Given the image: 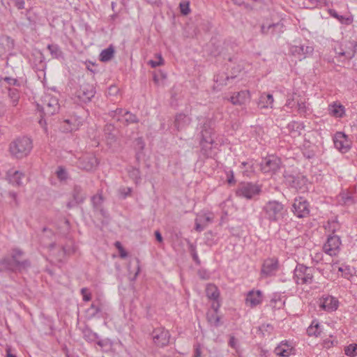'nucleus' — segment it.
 <instances>
[{"instance_id":"nucleus-1","label":"nucleus","mask_w":357,"mask_h":357,"mask_svg":"<svg viewBox=\"0 0 357 357\" xmlns=\"http://www.w3.org/2000/svg\"><path fill=\"white\" fill-rule=\"evenodd\" d=\"M32 149V139L28 137L22 136L10 143L9 151L13 157L17 159H22L30 154Z\"/></svg>"},{"instance_id":"nucleus-2","label":"nucleus","mask_w":357,"mask_h":357,"mask_svg":"<svg viewBox=\"0 0 357 357\" xmlns=\"http://www.w3.org/2000/svg\"><path fill=\"white\" fill-rule=\"evenodd\" d=\"M37 107L45 115L47 116L57 113L60 108L58 98L49 93L45 94L42 97L40 102L37 103Z\"/></svg>"},{"instance_id":"nucleus-3","label":"nucleus","mask_w":357,"mask_h":357,"mask_svg":"<svg viewBox=\"0 0 357 357\" xmlns=\"http://www.w3.org/2000/svg\"><path fill=\"white\" fill-rule=\"evenodd\" d=\"M314 268L298 264L294 270L296 282L298 284H311L313 281Z\"/></svg>"},{"instance_id":"nucleus-4","label":"nucleus","mask_w":357,"mask_h":357,"mask_svg":"<svg viewBox=\"0 0 357 357\" xmlns=\"http://www.w3.org/2000/svg\"><path fill=\"white\" fill-rule=\"evenodd\" d=\"M333 143L335 149L340 153H346L351 148L352 142L348 136L343 132H337L333 137Z\"/></svg>"},{"instance_id":"nucleus-5","label":"nucleus","mask_w":357,"mask_h":357,"mask_svg":"<svg viewBox=\"0 0 357 357\" xmlns=\"http://www.w3.org/2000/svg\"><path fill=\"white\" fill-rule=\"evenodd\" d=\"M264 210L270 220L276 221L283 215V206L276 201H271L266 204Z\"/></svg>"},{"instance_id":"nucleus-6","label":"nucleus","mask_w":357,"mask_h":357,"mask_svg":"<svg viewBox=\"0 0 357 357\" xmlns=\"http://www.w3.org/2000/svg\"><path fill=\"white\" fill-rule=\"evenodd\" d=\"M280 159L271 155L266 158L261 163V170L265 174L273 175L280 169Z\"/></svg>"},{"instance_id":"nucleus-7","label":"nucleus","mask_w":357,"mask_h":357,"mask_svg":"<svg viewBox=\"0 0 357 357\" xmlns=\"http://www.w3.org/2000/svg\"><path fill=\"white\" fill-rule=\"evenodd\" d=\"M152 339L156 347H164L169 343L170 334L164 328H157L152 332Z\"/></svg>"},{"instance_id":"nucleus-8","label":"nucleus","mask_w":357,"mask_h":357,"mask_svg":"<svg viewBox=\"0 0 357 357\" xmlns=\"http://www.w3.org/2000/svg\"><path fill=\"white\" fill-rule=\"evenodd\" d=\"M260 187L251 183H242L236 190L238 197L251 199L259 194Z\"/></svg>"},{"instance_id":"nucleus-9","label":"nucleus","mask_w":357,"mask_h":357,"mask_svg":"<svg viewBox=\"0 0 357 357\" xmlns=\"http://www.w3.org/2000/svg\"><path fill=\"white\" fill-rule=\"evenodd\" d=\"M341 240L338 236H331L324 245V252L330 256H336L340 250Z\"/></svg>"},{"instance_id":"nucleus-10","label":"nucleus","mask_w":357,"mask_h":357,"mask_svg":"<svg viewBox=\"0 0 357 357\" xmlns=\"http://www.w3.org/2000/svg\"><path fill=\"white\" fill-rule=\"evenodd\" d=\"M314 52V47L310 45H292L290 47L291 54L297 57L300 61L306 59L307 56L312 55Z\"/></svg>"},{"instance_id":"nucleus-11","label":"nucleus","mask_w":357,"mask_h":357,"mask_svg":"<svg viewBox=\"0 0 357 357\" xmlns=\"http://www.w3.org/2000/svg\"><path fill=\"white\" fill-rule=\"evenodd\" d=\"M286 181L297 190L305 192L307 189V179L305 176H298L296 177L292 175L285 176Z\"/></svg>"},{"instance_id":"nucleus-12","label":"nucleus","mask_w":357,"mask_h":357,"mask_svg":"<svg viewBox=\"0 0 357 357\" xmlns=\"http://www.w3.org/2000/svg\"><path fill=\"white\" fill-rule=\"evenodd\" d=\"M77 98L82 102L90 101L95 95L93 86L89 84H83L76 93Z\"/></svg>"},{"instance_id":"nucleus-13","label":"nucleus","mask_w":357,"mask_h":357,"mask_svg":"<svg viewBox=\"0 0 357 357\" xmlns=\"http://www.w3.org/2000/svg\"><path fill=\"white\" fill-rule=\"evenodd\" d=\"M293 207L294 213L298 218L305 217L310 212L308 203L302 197L295 199Z\"/></svg>"},{"instance_id":"nucleus-14","label":"nucleus","mask_w":357,"mask_h":357,"mask_svg":"<svg viewBox=\"0 0 357 357\" xmlns=\"http://www.w3.org/2000/svg\"><path fill=\"white\" fill-rule=\"evenodd\" d=\"M22 255V252L16 250H14L12 257L10 259H8V265L9 268L13 269L15 268H25L28 266H29V262L26 260L21 261V257Z\"/></svg>"},{"instance_id":"nucleus-15","label":"nucleus","mask_w":357,"mask_h":357,"mask_svg":"<svg viewBox=\"0 0 357 357\" xmlns=\"http://www.w3.org/2000/svg\"><path fill=\"white\" fill-rule=\"evenodd\" d=\"M213 220V215L211 213H199L195 219L196 231H202L209 223L212 222Z\"/></svg>"},{"instance_id":"nucleus-16","label":"nucleus","mask_w":357,"mask_h":357,"mask_svg":"<svg viewBox=\"0 0 357 357\" xmlns=\"http://www.w3.org/2000/svg\"><path fill=\"white\" fill-rule=\"evenodd\" d=\"M339 302L333 296H327L320 299L319 307L327 312H333L337 309Z\"/></svg>"},{"instance_id":"nucleus-17","label":"nucleus","mask_w":357,"mask_h":357,"mask_svg":"<svg viewBox=\"0 0 357 357\" xmlns=\"http://www.w3.org/2000/svg\"><path fill=\"white\" fill-rule=\"evenodd\" d=\"M274 353L279 357H289L294 354V347L288 342H280L274 349Z\"/></svg>"},{"instance_id":"nucleus-18","label":"nucleus","mask_w":357,"mask_h":357,"mask_svg":"<svg viewBox=\"0 0 357 357\" xmlns=\"http://www.w3.org/2000/svg\"><path fill=\"white\" fill-rule=\"evenodd\" d=\"M354 45L351 43L341 44L338 48H335V53L340 56H345L347 59H352L355 55Z\"/></svg>"},{"instance_id":"nucleus-19","label":"nucleus","mask_w":357,"mask_h":357,"mask_svg":"<svg viewBox=\"0 0 357 357\" xmlns=\"http://www.w3.org/2000/svg\"><path fill=\"white\" fill-rule=\"evenodd\" d=\"M250 94L249 91H241L234 93L229 100L234 105H242L245 104V102L250 99Z\"/></svg>"},{"instance_id":"nucleus-20","label":"nucleus","mask_w":357,"mask_h":357,"mask_svg":"<svg viewBox=\"0 0 357 357\" xmlns=\"http://www.w3.org/2000/svg\"><path fill=\"white\" fill-rule=\"evenodd\" d=\"M15 47V42L13 38L8 36L0 38V56L5 55L10 52Z\"/></svg>"},{"instance_id":"nucleus-21","label":"nucleus","mask_w":357,"mask_h":357,"mask_svg":"<svg viewBox=\"0 0 357 357\" xmlns=\"http://www.w3.org/2000/svg\"><path fill=\"white\" fill-rule=\"evenodd\" d=\"M278 268V260L275 258L266 259L263 264L261 273L268 276Z\"/></svg>"},{"instance_id":"nucleus-22","label":"nucleus","mask_w":357,"mask_h":357,"mask_svg":"<svg viewBox=\"0 0 357 357\" xmlns=\"http://www.w3.org/2000/svg\"><path fill=\"white\" fill-rule=\"evenodd\" d=\"M262 301L261 292L259 290L250 291L247 294L245 303L248 305L253 307L261 303Z\"/></svg>"},{"instance_id":"nucleus-23","label":"nucleus","mask_w":357,"mask_h":357,"mask_svg":"<svg viewBox=\"0 0 357 357\" xmlns=\"http://www.w3.org/2000/svg\"><path fill=\"white\" fill-rule=\"evenodd\" d=\"M329 114L335 118H342L345 115L344 107L337 102L328 105Z\"/></svg>"},{"instance_id":"nucleus-24","label":"nucleus","mask_w":357,"mask_h":357,"mask_svg":"<svg viewBox=\"0 0 357 357\" xmlns=\"http://www.w3.org/2000/svg\"><path fill=\"white\" fill-rule=\"evenodd\" d=\"M98 162L97 158L93 155H89L82 158L80 165L82 168L91 171L98 166Z\"/></svg>"},{"instance_id":"nucleus-25","label":"nucleus","mask_w":357,"mask_h":357,"mask_svg":"<svg viewBox=\"0 0 357 357\" xmlns=\"http://www.w3.org/2000/svg\"><path fill=\"white\" fill-rule=\"evenodd\" d=\"M274 99L271 94L262 93L258 101V106L260 108H273Z\"/></svg>"},{"instance_id":"nucleus-26","label":"nucleus","mask_w":357,"mask_h":357,"mask_svg":"<svg viewBox=\"0 0 357 357\" xmlns=\"http://www.w3.org/2000/svg\"><path fill=\"white\" fill-rule=\"evenodd\" d=\"M8 177L10 183L15 185H21L24 174L18 170H10L8 172Z\"/></svg>"},{"instance_id":"nucleus-27","label":"nucleus","mask_w":357,"mask_h":357,"mask_svg":"<svg viewBox=\"0 0 357 357\" xmlns=\"http://www.w3.org/2000/svg\"><path fill=\"white\" fill-rule=\"evenodd\" d=\"M191 119L189 116L183 114H179L176 116L174 124L177 130H181L190 124Z\"/></svg>"},{"instance_id":"nucleus-28","label":"nucleus","mask_w":357,"mask_h":357,"mask_svg":"<svg viewBox=\"0 0 357 357\" xmlns=\"http://www.w3.org/2000/svg\"><path fill=\"white\" fill-rule=\"evenodd\" d=\"M317 134V132L315 130H310L305 133L303 146L310 148L312 144H314L317 142L316 138Z\"/></svg>"},{"instance_id":"nucleus-29","label":"nucleus","mask_w":357,"mask_h":357,"mask_svg":"<svg viewBox=\"0 0 357 357\" xmlns=\"http://www.w3.org/2000/svg\"><path fill=\"white\" fill-rule=\"evenodd\" d=\"M322 330L318 321H312L311 325L307 328V333L310 336L318 337L321 335Z\"/></svg>"},{"instance_id":"nucleus-30","label":"nucleus","mask_w":357,"mask_h":357,"mask_svg":"<svg viewBox=\"0 0 357 357\" xmlns=\"http://www.w3.org/2000/svg\"><path fill=\"white\" fill-rule=\"evenodd\" d=\"M261 32L263 33H273L274 29L275 28L279 29V31H282V29L283 28V24L280 22L277 23H272V24H263L261 25Z\"/></svg>"},{"instance_id":"nucleus-31","label":"nucleus","mask_w":357,"mask_h":357,"mask_svg":"<svg viewBox=\"0 0 357 357\" xmlns=\"http://www.w3.org/2000/svg\"><path fill=\"white\" fill-rule=\"evenodd\" d=\"M206 296L209 299H213L215 301H218L220 293L218 287L214 284H209L207 285L206 289Z\"/></svg>"},{"instance_id":"nucleus-32","label":"nucleus","mask_w":357,"mask_h":357,"mask_svg":"<svg viewBox=\"0 0 357 357\" xmlns=\"http://www.w3.org/2000/svg\"><path fill=\"white\" fill-rule=\"evenodd\" d=\"M114 54V48L110 45L107 48L102 50L100 54V61L107 62L110 61Z\"/></svg>"},{"instance_id":"nucleus-33","label":"nucleus","mask_w":357,"mask_h":357,"mask_svg":"<svg viewBox=\"0 0 357 357\" xmlns=\"http://www.w3.org/2000/svg\"><path fill=\"white\" fill-rule=\"evenodd\" d=\"M229 79V77L228 76H225L224 75H218L215 79V83L213 87V90L215 91H220L222 86L227 85V82Z\"/></svg>"},{"instance_id":"nucleus-34","label":"nucleus","mask_w":357,"mask_h":357,"mask_svg":"<svg viewBox=\"0 0 357 357\" xmlns=\"http://www.w3.org/2000/svg\"><path fill=\"white\" fill-rule=\"evenodd\" d=\"M207 320L210 324L218 326L220 323V317L218 314V312H208Z\"/></svg>"},{"instance_id":"nucleus-35","label":"nucleus","mask_w":357,"mask_h":357,"mask_svg":"<svg viewBox=\"0 0 357 357\" xmlns=\"http://www.w3.org/2000/svg\"><path fill=\"white\" fill-rule=\"evenodd\" d=\"M64 123L66 124V126L64 128V129L67 132H71L78 129L79 123L76 119H66L64 121Z\"/></svg>"},{"instance_id":"nucleus-36","label":"nucleus","mask_w":357,"mask_h":357,"mask_svg":"<svg viewBox=\"0 0 357 357\" xmlns=\"http://www.w3.org/2000/svg\"><path fill=\"white\" fill-rule=\"evenodd\" d=\"M47 49L50 50L53 58H60L63 56L60 48L56 45H48Z\"/></svg>"},{"instance_id":"nucleus-37","label":"nucleus","mask_w":357,"mask_h":357,"mask_svg":"<svg viewBox=\"0 0 357 357\" xmlns=\"http://www.w3.org/2000/svg\"><path fill=\"white\" fill-rule=\"evenodd\" d=\"M344 353L349 357H355L357 356V344H351L344 347Z\"/></svg>"},{"instance_id":"nucleus-38","label":"nucleus","mask_w":357,"mask_h":357,"mask_svg":"<svg viewBox=\"0 0 357 357\" xmlns=\"http://www.w3.org/2000/svg\"><path fill=\"white\" fill-rule=\"evenodd\" d=\"M338 271L342 273V277L346 279H349L353 275L352 271L348 266L338 267Z\"/></svg>"},{"instance_id":"nucleus-39","label":"nucleus","mask_w":357,"mask_h":357,"mask_svg":"<svg viewBox=\"0 0 357 357\" xmlns=\"http://www.w3.org/2000/svg\"><path fill=\"white\" fill-rule=\"evenodd\" d=\"M9 97L11 100L13 106L15 107L18 104L20 99V94L18 91L16 89H10L9 91Z\"/></svg>"},{"instance_id":"nucleus-40","label":"nucleus","mask_w":357,"mask_h":357,"mask_svg":"<svg viewBox=\"0 0 357 357\" xmlns=\"http://www.w3.org/2000/svg\"><path fill=\"white\" fill-rule=\"evenodd\" d=\"M297 110L299 113H305L307 106L305 99L298 98L296 100Z\"/></svg>"},{"instance_id":"nucleus-41","label":"nucleus","mask_w":357,"mask_h":357,"mask_svg":"<svg viewBox=\"0 0 357 357\" xmlns=\"http://www.w3.org/2000/svg\"><path fill=\"white\" fill-rule=\"evenodd\" d=\"M102 202H103V199H102V197L101 195H96L92 197V202H93V206L96 209L100 210L101 211L102 210L100 208V206H101Z\"/></svg>"},{"instance_id":"nucleus-42","label":"nucleus","mask_w":357,"mask_h":357,"mask_svg":"<svg viewBox=\"0 0 357 357\" xmlns=\"http://www.w3.org/2000/svg\"><path fill=\"white\" fill-rule=\"evenodd\" d=\"M56 174L60 181H66L68 178V173L62 167H59L57 169Z\"/></svg>"},{"instance_id":"nucleus-43","label":"nucleus","mask_w":357,"mask_h":357,"mask_svg":"<svg viewBox=\"0 0 357 357\" xmlns=\"http://www.w3.org/2000/svg\"><path fill=\"white\" fill-rule=\"evenodd\" d=\"M181 13L184 15H187L190 13V3L189 1H183L181 2L179 4Z\"/></svg>"},{"instance_id":"nucleus-44","label":"nucleus","mask_w":357,"mask_h":357,"mask_svg":"<svg viewBox=\"0 0 357 357\" xmlns=\"http://www.w3.org/2000/svg\"><path fill=\"white\" fill-rule=\"evenodd\" d=\"M156 59H157V60H155V61L150 60L149 61V64L151 65V66L153 68H155L157 66H162L164 63V60H163L161 54H156Z\"/></svg>"},{"instance_id":"nucleus-45","label":"nucleus","mask_w":357,"mask_h":357,"mask_svg":"<svg viewBox=\"0 0 357 357\" xmlns=\"http://www.w3.org/2000/svg\"><path fill=\"white\" fill-rule=\"evenodd\" d=\"M129 175L136 183L139 181L140 173L138 169L132 168L130 170H129Z\"/></svg>"},{"instance_id":"nucleus-46","label":"nucleus","mask_w":357,"mask_h":357,"mask_svg":"<svg viewBox=\"0 0 357 357\" xmlns=\"http://www.w3.org/2000/svg\"><path fill=\"white\" fill-rule=\"evenodd\" d=\"M352 202L351 197L347 193L343 192L339 196V202L341 204H348L349 202Z\"/></svg>"},{"instance_id":"nucleus-47","label":"nucleus","mask_w":357,"mask_h":357,"mask_svg":"<svg viewBox=\"0 0 357 357\" xmlns=\"http://www.w3.org/2000/svg\"><path fill=\"white\" fill-rule=\"evenodd\" d=\"M326 229L329 231H332L334 233L336 230L339 229V225L335 221L328 222L327 225L326 226Z\"/></svg>"},{"instance_id":"nucleus-48","label":"nucleus","mask_w":357,"mask_h":357,"mask_svg":"<svg viewBox=\"0 0 357 357\" xmlns=\"http://www.w3.org/2000/svg\"><path fill=\"white\" fill-rule=\"evenodd\" d=\"M97 344L105 351L110 349L112 345L109 340H100L98 341Z\"/></svg>"},{"instance_id":"nucleus-49","label":"nucleus","mask_w":357,"mask_h":357,"mask_svg":"<svg viewBox=\"0 0 357 357\" xmlns=\"http://www.w3.org/2000/svg\"><path fill=\"white\" fill-rule=\"evenodd\" d=\"M81 294L83 296V301L88 302L91 299V294L87 288H82L81 289Z\"/></svg>"},{"instance_id":"nucleus-50","label":"nucleus","mask_w":357,"mask_h":357,"mask_svg":"<svg viewBox=\"0 0 357 357\" xmlns=\"http://www.w3.org/2000/svg\"><path fill=\"white\" fill-rule=\"evenodd\" d=\"M126 116H127L126 119V121H128L130 123H134V122L137 121V117L135 115H132V114H130L129 112H127L126 114Z\"/></svg>"},{"instance_id":"nucleus-51","label":"nucleus","mask_w":357,"mask_h":357,"mask_svg":"<svg viewBox=\"0 0 357 357\" xmlns=\"http://www.w3.org/2000/svg\"><path fill=\"white\" fill-rule=\"evenodd\" d=\"M298 98H299V96L295 94L292 99L287 100L286 105L290 107H293L294 106V102H296Z\"/></svg>"},{"instance_id":"nucleus-52","label":"nucleus","mask_w":357,"mask_h":357,"mask_svg":"<svg viewBox=\"0 0 357 357\" xmlns=\"http://www.w3.org/2000/svg\"><path fill=\"white\" fill-rule=\"evenodd\" d=\"M9 197L13 200V205H18V199L17 193L15 192H10L8 193Z\"/></svg>"},{"instance_id":"nucleus-53","label":"nucleus","mask_w":357,"mask_h":357,"mask_svg":"<svg viewBox=\"0 0 357 357\" xmlns=\"http://www.w3.org/2000/svg\"><path fill=\"white\" fill-rule=\"evenodd\" d=\"M229 344L234 349L237 348V340L234 336L230 337Z\"/></svg>"},{"instance_id":"nucleus-54","label":"nucleus","mask_w":357,"mask_h":357,"mask_svg":"<svg viewBox=\"0 0 357 357\" xmlns=\"http://www.w3.org/2000/svg\"><path fill=\"white\" fill-rule=\"evenodd\" d=\"M15 4L18 9H23L24 8V0H14Z\"/></svg>"},{"instance_id":"nucleus-55","label":"nucleus","mask_w":357,"mask_h":357,"mask_svg":"<svg viewBox=\"0 0 357 357\" xmlns=\"http://www.w3.org/2000/svg\"><path fill=\"white\" fill-rule=\"evenodd\" d=\"M4 80L6 82H7V83L10 85H17V80L15 78L5 77Z\"/></svg>"},{"instance_id":"nucleus-56","label":"nucleus","mask_w":357,"mask_h":357,"mask_svg":"<svg viewBox=\"0 0 357 357\" xmlns=\"http://www.w3.org/2000/svg\"><path fill=\"white\" fill-rule=\"evenodd\" d=\"M220 303L218 302V301H216L215 303H213L211 305L212 308L214 310L213 312H218V310L220 307Z\"/></svg>"},{"instance_id":"nucleus-57","label":"nucleus","mask_w":357,"mask_h":357,"mask_svg":"<svg viewBox=\"0 0 357 357\" xmlns=\"http://www.w3.org/2000/svg\"><path fill=\"white\" fill-rule=\"evenodd\" d=\"M119 252L120 257L123 259L126 258L128 256V254L123 248H122L121 250H119Z\"/></svg>"},{"instance_id":"nucleus-58","label":"nucleus","mask_w":357,"mask_h":357,"mask_svg":"<svg viewBox=\"0 0 357 357\" xmlns=\"http://www.w3.org/2000/svg\"><path fill=\"white\" fill-rule=\"evenodd\" d=\"M155 238H156V240L159 242H162V235L160 233L159 231H155Z\"/></svg>"},{"instance_id":"nucleus-59","label":"nucleus","mask_w":357,"mask_h":357,"mask_svg":"<svg viewBox=\"0 0 357 357\" xmlns=\"http://www.w3.org/2000/svg\"><path fill=\"white\" fill-rule=\"evenodd\" d=\"M202 351L199 347H197L195 352V357H201Z\"/></svg>"},{"instance_id":"nucleus-60","label":"nucleus","mask_w":357,"mask_h":357,"mask_svg":"<svg viewBox=\"0 0 357 357\" xmlns=\"http://www.w3.org/2000/svg\"><path fill=\"white\" fill-rule=\"evenodd\" d=\"M115 246H116V248L118 249V250H121V249L123 248L122 245H121V243H120V242H119V241H116V242L115 243Z\"/></svg>"},{"instance_id":"nucleus-61","label":"nucleus","mask_w":357,"mask_h":357,"mask_svg":"<svg viewBox=\"0 0 357 357\" xmlns=\"http://www.w3.org/2000/svg\"><path fill=\"white\" fill-rule=\"evenodd\" d=\"M344 22H345L346 24H350V23L352 22V19H351V18H349V17H347V18H346V19H344V18L343 17V20H342V22H344Z\"/></svg>"},{"instance_id":"nucleus-62","label":"nucleus","mask_w":357,"mask_h":357,"mask_svg":"<svg viewBox=\"0 0 357 357\" xmlns=\"http://www.w3.org/2000/svg\"><path fill=\"white\" fill-rule=\"evenodd\" d=\"M333 16H334L335 17L337 18L338 20H340L341 22H342L343 20V17L342 16H339L336 13H333L332 14Z\"/></svg>"},{"instance_id":"nucleus-63","label":"nucleus","mask_w":357,"mask_h":357,"mask_svg":"<svg viewBox=\"0 0 357 357\" xmlns=\"http://www.w3.org/2000/svg\"><path fill=\"white\" fill-rule=\"evenodd\" d=\"M234 181V175H233V173L231 172V176L230 178H228V183H233Z\"/></svg>"},{"instance_id":"nucleus-64","label":"nucleus","mask_w":357,"mask_h":357,"mask_svg":"<svg viewBox=\"0 0 357 357\" xmlns=\"http://www.w3.org/2000/svg\"><path fill=\"white\" fill-rule=\"evenodd\" d=\"M6 357H16V356H15V355L12 354L10 353V349H8L7 350V355H6Z\"/></svg>"}]
</instances>
